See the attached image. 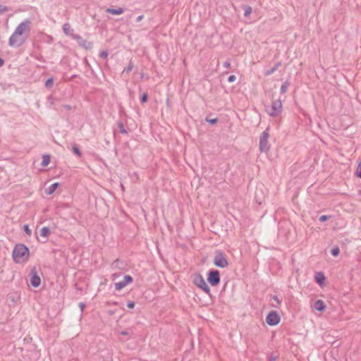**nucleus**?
I'll use <instances>...</instances> for the list:
<instances>
[{"label":"nucleus","mask_w":361,"mask_h":361,"mask_svg":"<svg viewBox=\"0 0 361 361\" xmlns=\"http://www.w3.org/2000/svg\"><path fill=\"white\" fill-rule=\"evenodd\" d=\"M266 112L271 117H276L278 116L282 111V102L280 99L273 100L271 102V106H267L266 109Z\"/></svg>","instance_id":"nucleus-3"},{"label":"nucleus","mask_w":361,"mask_h":361,"mask_svg":"<svg viewBox=\"0 0 361 361\" xmlns=\"http://www.w3.org/2000/svg\"><path fill=\"white\" fill-rule=\"evenodd\" d=\"M331 254L334 257L338 256L340 254V248L338 246H335L331 249Z\"/></svg>","instance_id":"nucleus-25"},{"label":"nucleus","mask_w":361,"mask_h":361,"mask_svg":"<svg viewBox=\"0 0 361 361\" xmlns=\"http://www.w3.org/2000/svg\"><path fill=\"white\" fill-rule=\"evenodd\" d=\"M30 256V250L28 247L23 243H18L15 245L12 257L16 263H20L27 261Z\"/></svg>","instance_id":"nucleus-2"},{"label":"nucleus","mask_w":361,"mask_h":361,"mask_svg":"<svg viewBox=\"0 0 361 361\" xmlns=\"http://www.w3.org/2000/svg\"><path fill=\"white\" fill-rule=\"evenodd\" d=\"M358 195L361 196V190H358Z\"/></svg>","instance_id":"nucleus-47"},{"label":"nucleus","mask_w":361,"mask_h":361,"mask_svg":"<svg viewBox=\"0 0 361 361\" xmlns=\"http://www.w3.org/2000/svg\"><path fill=\"white\" fill-rule=\"evenodd\" d=\"M280 321L281 317L276 311H271L266 317V322L271 326L279 324Z\"/></svg>","instance_id":"nucleus-8"},{"label":"nucleus","mask_w":361,"mask_h":361,"mask_svg":"<svg viewBox=\"0 0 361 361\" xmlns=\"http://www.w3.org/2000/svg\"><path fill=\"white\" fill-rule=\"evenodd\" d=\"M108 55H109V53H108V51L107 50H104V51H102L100 53H99V56L103 59H106L107 57H108Z\"/></svg>","instance_id":"nucleus-31"},{"label":"nucleus","mask_w":361,"mask_h":361,"mask_svg":"<svg viewBox=\"0 0 361 361\" xmlns=\"http://www.w3.org/2000/svg\"><path fill=\"white\" fill-rule=\"evenodd\" d=\"M133 279L130 275H125L123 280L115 283V289L116 290H120L126 286L128 284H130L133 282Z\"/></svg>","instance_id":"nucleus-10"},{"label":"nucleus","mask_w":361,"mask_h":361,"mask_svg":"<svg viewBox=\"0 0 361 361\" xmlns=\"http://www.w3.org/2000/svg\"><path fill=\"white\" fill-rule=\"evenodd\" d=\"M134 64L130 60L128 65L123 69V73H129L133 68Z\"/></svg>","instance_id":"nucleus-22"},{"label":"nucleus","mask_w":361,"mask_h":361,"mask_svg":"<svg viewBox=\"0 0 361 361\" xmlns=\"http://www.w3.org/2000/svg\"><path fill=\"white\" fill-rule=\"evenodd\" d=\"M269 137V128H267L260 135L259 149L262 152H267L270 149L268 139Z\"/></svg>","instance_id":"nucleus-4"},{"label":"nucleus","mask_w":361,"mask_h":361,"mask_svg":"<svg viewBox=\"0 0 361 361\" xmlns=\"http://www.w3.org/2000/svg\"><path fill=\"white\" fill-rule=\"evenodd\" d=\"M23 231H24V232H25L27 235H31V234H32V231H31V229L30 228V227H29V225H28V224H25V225L23 226Z\"/></svg>","instance_id":"nucleus-29"},{"label":"nucleus","mask_w":361,"mask_h":361,"mask_svg":"<svg viewBox=\"0 0 361 361\" xmlns=\"http://www.w3.org/2000/svg\"><path fill=\"white\" fill-rule=\"evenodd\" d=\"M73 39H75L78 42V45L81 47V44H82V42H85V39H83L80 35H76L75 36H73Z\"/></svg>","instance_id":"nucleus-27"},{"label":"nucleus","mask_w":361,"mask_h":361,"mask_svg":"<svg viewBox=\"0 0 361 361\" xmlns=\"http://www.w3.org/2000/svg\"><path fill=\"white\" fill-rule=\"evenodd\" d=\"M231 59H228L227 61H224L223 63V66L227 69L231 68Z\"/></svg>","instance_id":"nucleus-33"},{"label":"nucleus","mask_w":361,"mask_h":361,"mask_svg":"<svg viewBox=\"0 0 361 361\" xmlns=\"http://www.w3.org/2000/svg\"><path fill=\"white\" fill-rule=\"evenodd\" d=\"M73 39H75L78 42V45L81 47V44H82V42H85V39H83L80 35H76L75 36H73Z\"/></svg>","instance_id":"nucleus-28"},{"label":"nucleus","mask_w":361,"mask_h":361,"mask_svg":"<svg viewBox=\"0 0 361 361\" xmlns=\"http://www.w3.org/2000/svg\"><path fill=\"white\" fill-rule=\"evenodd\" d=\"M59 185V183H54L51 184L49 188H47L46 189V193L47 195L53 194L55 192V190L57 189Z\"/></svg>","instance_id":"nucleus-16"},{"label":"nucleus","mask_w":361,"mask_h":361,"mask_svg":"<svg viewBox=\"0 0 361 361\" xmlns=\"http://www.w3.org/2000/svg\"><path fill=\"white\" fill-rule=\"evenodd\" d=\"M127 305V307H128V308H130V309H131V308H133V307H135V302L134 301H128V302H127V305Z\"/></svg>","instance_id":"nucleus-35"},{"label":"nucleus","mask_w":361,"mask_h":361,"mask_svg":"<svg viewBox=\"0 0 361 361\" xmlns=\"http://www.w3.org/2000/svg\"><path fill=\"white\" fill-rule=\"evenodd\" d=\"M281 66V62H277L272 68L264 71V75L265 76H269L273 74L280 66Z\"/></svg>","instance_id":"nucleus-14"},{"label":"nucleus","mask_w":361,"mask_h":361,"mask_svg":"<svg viewBox=\"0 0 361 361\" xmlns=\"http://www.w3.org/2000/svg\"><path fill=\"white\" fill-rule=\"evenodd\" d=\"M106 12L107 13H109V14H111V15L119 16V15H121L124 12V10L122 8H118L116 9L107 8L106 10Z\"/></svg>","instance_id":"nucleus-15"},{"label":"nucleus","mask_w":361,"mask_h":361,"mask_svg":"<svg viewBox=\"0 0 361 361\" xmlns=\"http://www.w3.org/2000/svg\"><path fill=\"white\" fill-rule=\"evenodd\" d=\"M193 283L196 286L202 290L205 293H207L209 295H211L210 288L208 286L203 276L200 274H196L195 275L193 279Z\"/></svg>","instance_id":"nucleus-6"},{"label":"nucleus","mask_w":361,"mask_h":361,"mask_svg":"<svg viewBox=\"0 0 361 361\" xmlns=\"http://www.w3.org/2000/svg\"><path fill=\"white\" fill-rule=\"evenodd\" d=\"M51 233L50 229L49 227L44 226L42 227L40 230V235L42 237L47 238Z\"/></svg>","instance_id":"nucleus-17"},{"label":"nucleus","mask_w":361,"mask_h":361,"mask_svg":"<svg viewBox=\"0 0 361 361\" xmlns=\"http://www.w3.org/2000/svg\"><path fill=\"white\" fill-rule=\"evenodd\" d=\"M73 152L77 155L78 157H81L82 153L79 148V147L77 145H74L73 146Z\"/></svg>","instance_id":"nucleus-23"},{"label":"nucleus","mask_w":361,"mask_h":361,"mask_svg":"<svg viewBox=\"0 0 361 361\" xmlns=\"http://www.w3.org/2000/svg\"><path fill=\"white\" fill-rule=\"evenodd\" d=\"M358 168H360V169L361 170V161L359 163Z\"/></svg>","instance_id":"nucleus-46"},{"label":"nucleus","mask_w":361,"mask_h":361,"mask_svg":"<svg viewBox=\"0 0 361 361\" xmlns=\"http://www.w3.org/2000/svg\"><path fill=\"white\" fill-rule=\"evenodd\" d=\"M236 80V77L234 75H231L228 78V82H233Z\"/></svg>","instance_id":"nucleus-34"},{"label":"nucleus","mask_w":361,"mask_h":361,"mask_svg":"<svg viewBox=\"0 0 361 361\" xmlns=\"http://www.w3.org/2000/svg\"><path fill=\"white\" fill-rule=\"evenodd\" d=\"M205 121H206L207 123H210V124H212V125H214V124H215V123H217V121H218V118H206Z\"/></svg>","instance_id":"nucleus-32"},{"label":"nucleus","mask_w":361,"mask_h":361,"mask_svg":"<svg viewBox=\"0 0 361 361\" xmlns=\"http://www.w3.org/2000/svg\"><path fill=\"white\" fill-rule=\"evenodd\" d=\"M314 308L319 312H324L326 308V305L323 300H317L314 303Z\"/></svg>","instance_id":"nucleus-12"},{"label":"nucleus","mask_w":361,"mask_h":361,"mask_svg":"<svg viewBox=\"0 0 361 361\" xmlns=\"http://www.w3.org/2000/svg\"><path fill=\"white\" fill-rule=\"evenodd\" d=\"M290 85V82L289 80H286L284 82H283V84L281 86V89H280L281 93L285 94L287 92L288 88Z\"/></svg>","instance_id":"nucleus-18"},{"label":"nucleus","mask_w":361,"mask_h":361,"mask_svg":"<svg viewBox=\"0 0 361 361\" xmlns=\"http://www.w3.org/2000/svg\"><path fill=\"white\" fill-rule=\"evenodd\" d=\"M207 280L212 286H218L221 281L219 271L217 269H210L207 273Z\"/></svg>","instance_id":"nucleus-7"},{"label":"nucleus","mask_w":361,"mask_h":361,"mask_svg":"<svg viewBox=\"0 0 361 361\" xmlns=\"http://www.w3.org/2000/svg\"><path fill=\"white\" fill-rule=\"evenodd\" d=\"M355 174L356 176L361 178V170L360 169V168L357 167Z\"/></svg>","instance_id":"nucleus-37"},{"label":"nucleus","mask_w":361,"mask_h":361,"mask_svg":"<svg viewBox=\"0 0 361 361\" xmlns=\"http://www.w3.org/2000/svg\"><path fill=\"white\" fill-rule=\"evenodd\" d=\"M142 18H143V16H139V17H138L137 20H138V21L142 20Z\"/></svg>","instance_id":"nucleus-45"},{"label":"nucleus","mask_w":361,"mask_h":361,"mask_svg":"<svg viewBox=\"0 0 361 361\" xmlns=\"http://www.w3.org/2000/svg\"><path fill=\"white\" fill-rule=\"evenodd\" d=\"M214 264L219 268H225L228 266L226 255L221 250H216L214 258Z\"/></svg>","instance_id":"nucleus-5"},{"label":"nucleus","mask_w":361,"mask_h":361,"mask_svg":"<svg viewBox=\"0 0 361 361\" xmlns=\"http://www.w3.org/2000/svg\"><path fill=\"white\" fill-rule=\"evenodd\" d=\"M331 216L330 215H322L319 220L320 222H325L329 220Z\"/></svg>","instance_id":"nucleus-30"},{"label":"nucleus","mask_w":361,"mask_h":361,"mask_svg":"<svg viewBox=\"0 0 361 361\" xmlns=\"http://www.w3.org/2000/svg\"><path fill=\"white\" fill-rule=\"evenodd\" d=\"M81 47L86 50H91L93 48V43L92 42L85 40V42H82Z\"/></svg>","instance_id":"nucleus-19"},{"label":"nucleus","mask_w":361,"mask_h":361,"mask_svg":"<svg viewBox=\"0 0 361 361\" xmlns=\"http://www.w3.org/2000/svg\"><path fill=\"white\" fill-rule=\"evenodd\" d=\"M50 162V156L48 154H44L42 156V161L41 163V165L42 166H47Z\"/></svg>","instance_id":"nucleus-21"},{"label":"nucleus","mask_w":361,"mask_h":361,"mask_svg":"<svg viewBox=\"0 0 361 361\" xmlns=\"http://www.w3.org/2000/svg\"><path fill=\"white\" fill-rule=\"evenodd\" d=\"M326 276L322 271L317 272L314 275V281L321 287L326 286Z\"/></svg>","instance_id":"nucleus-11"},{"label":"nucleus","mask_w":361,"mask_h":361,"mask_svg":"<svg viewBox=\"0 0 361 361\" xmlns=\"http://www.w3.org/2000/svg\"><path fill=\"white\" fill-rule=\"evenodd\" d=\"M30 276L31 286L34 288L39 287L41 283V279L35 268L31 269Z\"/></svg>","instance_id":"nucleus-9"},{"label":"nucleus","mask_w":361,"mask_h":361,"mask_svg":"<svg viewBox=\"0 0 361 361\" xmlns=\"http://www.w3.org/2000/svg\"><path fill=\"white\" fill-rule=\"evenodd\" d=\"M276 357L274 355H270L269 357V361H276Z\"/></svg>","instance_id":"nucleus-40"},{"label":"nucleus","mask_w":361,"mask_h":361,"mask_svg":"<svg viewBox=\"0 0 361 361\" xmlns=\"http://www.w3.org/2000/svg\"><path fill=\"white\" fill-rule=\"evenodd\" d=\"M120 334H121V335H123V336H128V335H129V332L128 331H126V330L121 331Z\"/></svg>","instance_id":"nucleus-41"},{"label":"nucleus","mask_w":361,"mask_h":361,"mask_svg":"<svg viewBox=\"0 0 361 361\" xmlns=\"http://www.w3.org/2000/svg\"><path fill=\"white\" fill-rule=\"evenodd\" d=\"M272 299L276 302L277 305H279L281 303V300L278 298L277 295H274Z\"/></svg>","instance_id":"nucleus-36"},{"label":"nucleus","mask_w":361,"mask_h":361,"mask_svg":"<svg viewBox=\"0 0 361 361\" xmlns=\"http://www.w3.org/2000/svg\"><path fill=\"white\" fill-rule=\"evenodd\" d=\"M117 126H118V127L119 128L120 133L124 134V135L128 134V131L126 130L123 121H118L117 122Z\"/></svg>","instance_id":"nucleus-20"},{"label":"nucleus","mask_w":361,"mask_h":361,"mask_svg":"<svg viewBox=\"0 0 361 361\" xmlns=\"http://www.w3.org/2000/svg\"><path fill=\"white\" fill-rule=\"evenodd\" d=\"M53 83H54L53 78H49L46 80L44 85L47 88H51L53 86Z\"/></svg>","instance_id":"nucleus-26"},{"label":"nucleus","mask_w":361,"mask_h":361,"mask_svg":"<svg viewBox=\"0 0 361 361\" xmlns=\"http://www.w3.org/2000/svg\"><path fill=\"white\" fill-rule=\"evenodd\" d=\"M63 30L67 36L71 37L72 39H73V36H75L77 35L74 33L73 29L71 27L70 24H63Z\"/></svg>","instance_id":"nucleus-13"},{"label":"nucleus","mask_w":361,"mask_h":361,"mask_svg":"<svg viewBox=\"0 0 361 361\" xmlns=\"http://www.w3.org/2000/svg\"><path fill=\"white\" fill-rule=\"evenodd\" d=\"M119 262V259H116L114 262V264H115L116 267H118V263Z\"/></svg>","instance_id":"nucleus-43"},{"label":"nucleus","mask_w":361,"mask_h":361,"mask_svg":"<svg viewBox=\"0 0 361 361\" xmlns=\"http://www.w3.org/2000/svg\"><path fill=\"white\" fill-rule=\"evenodd\" d=\"M4 64V60L0 57V67Z\"/></svg>","instance_id":"nucleus-42"},{"label":"nucleus","mask_w":361,"mask_h":361,"mask_svg":"<svg viewBox=\"0 0 361 361\" xmlns=\"http://www.w3.org/2000/svg\"><path fill=\"white\" fill-rule=\"evenodd\" d=\"M64 107H65L66 109H71V106H70V105H64Z\"/></svg>","instance_id":"nucleus-44"},{"label":"nucleus","mask_w":361,"mask_h":361,"mask_svg":"<svg viewBox=\"0 0 361 361\" xmlns=\"http://www.w3.org/2000/svg\"><path fill=\"white\" fill-rule=\"evenodd\" d=\"M30 24H18L8 39V44L13 47H20L27 39L30 34Z\"/></svg>","instance_id":"nucleus-1"},{"label":"nucleus","mask_w":361,"mask_h":361,"mask_svg":"<svg viewBox=\"0 0 361 361\" xmlns=\"http://www.w3.org/2000/svg\"><path fill=\"white\" fill-rule=\"evenodd\" d=\"M148 94L147 92H143L140 96V102L141 104H145L148 101Z\"/></svg>","instance_id":"nucleus-24"},{"label":"nucleus","mask_w":361,"mask_h":361,"mask_svg":"<svg viewBox=\"0 0 361 361\" xmlns=\"http://www.w3.org/2000/svg\"><path fill=\"white\" fill-rule=\"evenodd\" d=\"M79 307H80V310L82 312L85 307V305L84 302H80Z\"/></svg>","instance_id":"nucleus-39"},{"label":"nucleus","mask_w":361,"mask_h":361,"mask_svg":"<svg viewBox=\"0 0 361 361\" xmlns=\"http://www.w3.org/2000/svg\"><path fill=\"white\" fill-rule=\"evenodd\" d=\"M252 12V8L250 7H247L245 11V14L246 16L249 15Z\"/></svg>","instance_id":"nucleus-38"}]
</instances>
